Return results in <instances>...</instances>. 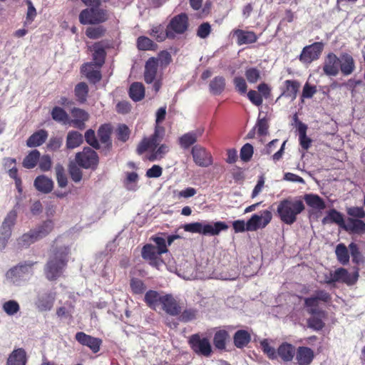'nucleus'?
Returning a JSON list of instances; mask_svg holds the SVG:
<instances>
[{"instance_id":"43","label":"nucleus","mask_w":365,"mask_h":365,"mask_svg":"<svg viewBox=\"0 0 365 365\" xmlns=\"http://www.w3.org/2000/svg\"><path fill=\"white\" fill-rule=\"evenodd\" d=\"M83 142L82 134L76 130L69 131L66 137V148L73 149L80 146Z\"/></svg>"},{"instance_id":"62","label":"nucleus","mask_w":365,"mask_h":365,"mask_svg":"<svg viewBox=\"0 0 365 365\" xmlns=\"http://www.w3.org/2000/svg\"><path fill=\"white\" fill-rule=\"evenodd\" d=\"M130 133V129L125 124L120 125L116 130L118 140L123 143L126 142L129 139Z\"/></svg>"},{"instance_id":"6","label":"nucleus","mask_w":365,"mask_h":365,"mask_svg":"<svg viewBox=\"0 0 365 365\" xmlns=\"http://www.w3.org/2000/svg\"><path fill=\"white\" fill-rule=\"evenodd\" d=\"M191 349L198 356L210 357L212 354V348L207 337L200 334H192L188 339Z\"/></svg>"},{"instance_id":"49","label":"nucleus","mask_w":365,"mask_h":365,"mask_svg":"<svg viewBox=\"0 0 365 365\" xmlns=\"http://www.w3.org/2000/svg\"><path fill=\"white\" fill-rule=\"evenodd\" d=\"M36 241H38V239L33 229L24 234L17 240L18 245L21 247H28Z\"/></svg>"},{"instance_id":"9","label":"nucleus","mask_w":365,"mask_h":365,"mask_svg":"<svg viewBox=\"0 0 365 365\" xmlns=\"http://www.w3.org/2000/svg\"><path fill=\"white\" fill-rule=\"evenodd\" d=\"M36 262L24 261L11 267L6 272V277L17 282L22 279L26 275H33V267Z\"/></svg>"},{"instance_id":"36","label":"nucleus","mask_w":365,"mask_h":365,"mask_svg":"<svg viewBox=\"0 0 365 365\" xmlns=\"http://www.w3.org/2000/svg\"><path fill=\"white\" fill-rule=\"evenodd\" d=\"M251 341L250 334L245 330H237L233 336L234 345L238 349H243L247 346Z\"/></svg>"},{"instance_id":"31","label":"nucleus","mask_w":365,"mask_h":365,"mask_svg":"<svg viewBox=\"0 0 365 365\" xmlns=\"http://www.w3.org/2000/svg\"><path fill=\"white\" fill-rule=\"evenodd\" d=\"M323 225L335 223L341 228H344L345 221L343 215L335 209H331L327 212V215L322 220Z\"/></svg>"},{"instance_id":"39","label":"nucleus","mask_w":365,"mask_h":365,"mask_svg":"<svg viewBox=\"0 0 365 365\" xmlns=\"http://www.w3.org/2000/svg\"><path fill=\"white\" fill-rule=\"evenodd\" d=\"M53 221L51 220H47L33 230L38 240H40L48 235L53 231Z\"/></svg>"},{"instance_id":"17","label":"nucleus","mask_w":365,"mask_h":365,"mask_svg":"<svg viewBox=\"0 0 365 365\" xmlns=\"http://www.w3.org/2000/svg\"><path fill=\"white\" fill-rule=\"evenodd\" d=\"M71 115L72 118H69V125L78 130H84L90 118L89 113L82 108H73L71 110Z\"/></svg>"},{"instance_id":"55","label":"nucleus","mask_w":365,"mask_h":365,"mask_svg":"<svg viewBox=\"0 0 365 365\" xmlns=\"http://www.w3.org/2000/svg\"><path fill=\"white\" fill-rule=\"evenodd\" d=\"M304 307L308 308L307 312L312 315L318 314L320 311L318 309L319 301L315 296L304 298Z\"/></svg>"},{"instance_id":"37","label":"nucleus","mask_w":365,"mask_h":365,"mask_svg":"<svg viewBox=\"0 0 365 365\" xmlns=\"http://www.w3.org/2000/svg\"><path fill=\"white\" fill-rule=\"evenodd\" d=\"M226 86V81L223 76H217L213 78L209 83V90L211 94L219 96L223 93Z\"/></svg>"},{"instance_id":"48","label":"nucleus","mask_w":365,"mask_h":365,"mask_svg":"<svg viewBox=\"0 0 365 365\" xmlns=\"http://www.w3.org/2000/svg\"><path fill=\"white\" fill-rule=\"evenodd\" d=\"M137 48L140 51H154L158 45L147 36H141L137 38Z\"/></svg>"},{"instance_id":"19","label":"nucleus","mask_w":365,"mask_h":365,"mask_svg":"<svg viewBox=\"0 0 365 365\" xmlns=\"http://www.w3.org/2000/svg\"><path fill=\"white\" fill-rule=\"evenodd\" d=\"M297 348L292 344L284 341L277 348V360L279 359L283 363L292 362L295 357Z\"/></svg>"},{"instance_id":"13","label":"nucleus","mask_w":365,"mask_h":365,"mask_svg":"<svg viewBox=\"0 0 365 365\" xmlns=\"http://www.w3.org/2000/svg\"><path fill=\"white\" fill-rule=\"evenodd\" d=\"M189 27L188 16L185 13L173 16L168 24L169 31L176 36L177 34H185Z\"/></svg>"},{"instance_id":"14","label":"nucleus","mask_w":365,"mask_h":365,"mask_svg":"<svg viewBox=\"0 0 365 365\" xmlns=\"http://www.w3.org/2000/svg\"><path fill=\"white\" fill-rule=\"evenodd\" d=\"M191 154L193 161L199 167L207 168L213 163L211 153L201 145L193 146Z\"/></svg>"},{"instance_id":"20","label":"nucleus","mask_w":365,"mask_h":365,"mask_svg":"<svg viewBox=\"0 0 365 365\" xmlns=\"http://www.w3.org/2000/svg\"><path fill=\"white\" fill-rule=\"evenodd\" d=\"M295 364L297 365H310L315 356L314 351L310 347L300 346L297 348Z\"/></svg>"},{"instance_id":"60","label":"nucleus","mask_w":365,"mask_h":365,"mask_svg":"<svg viewBox=\"0 0 365 365\" xmlns=\"http://www.w3.org/2000/svg\"><path fill=\"white\" fill-rule=\"evenodd\" d=\"M3 310L10 316L14 315L20 310L19 303L15 300H9L3 304Z\"/></svg>"},{"instance_id":"38","label":"nucleus","mask_w":365,"mask_h":365,"mask_svg":"<svg viewBox=\"0 0 365 365\" xmlns=\"http://www.w3.org/2000/svg\"><path fill=\"white\" fill-rule=\"evenodd\" d=\"M230 339V334L225 329L217 331L213 337V344L217 349L225 350L227 342Z\"/></svg>"},{"instance_id":"41","label":"nucleus","mask_w":365,"mask_h":365,"mask_svg":"<svg viewBox=\"0 0 365 365\" xmlns=\"http://www.w3.org/2000/svg\"><path fill=\"white\" fill-rule=\"evenodd\" d=\"M297 130L299 132V144L304 150H307L312 145V139L307 135V125L299 121Z\"/></svg>"},{"instance_id":"61","label":"nucleus","mask_w":365,"mask_h":365,"mask_svg":"<svg viewBox=\"0 0 365 365\" xmlns=\"http://www.w3.org/2000/svg\"><path fill=\"white\" fill-rule=\"evenodd\" d=\"M254 153L253 146L250 143L245 144L241 150L240 156L242 161L248 162L251 160Z\"/></svg>"},{"instance_id":"4","label":"nucleus","mask_w":365,"mask_h":365,"mask_svg":"<svg viewBox=\"0 0 365 365\" xmlns=\"http://www.w3.org/2000/svg\"><path fill=\"white\" fill-rule=\"evenodd\" d=\"M183 229L185 231L191 233L215 236L218 235L223 230H227L228 229V225L225 222L222 221L215 222L213 225H203L202 222H196L185 224L183 226Z\"/></svg>"},{"instance_id":"57","label":"nucleus","mask_w":365,"mask_h":365,"mask_svg":"<svg viewBox=\"0 0 365 365\" xmlns=\"http://www.w3.org/2000/svg\"><path fill=\"white\" fill-rule=\"evenodd\" d=\"M349 248L354 263L356 264H360L364 262V258L362 256L361 253L360 252L358 245L356 243H350L349 245Z\"/></svg>"},{"instance_id":"15","label":"nucleus","mask_w":365,"mask_h":365,"mask_svg":"<svg viewBox=\"0 0 365 365\" xmlns=\"http://www.w3.org/2000/svg\"><path fill=\"white\" fill-rule=\"evenodd\" d=\"M339 57L334 53L329 52L324 57L322 70L327 76H336L339 73Z\"/></svg>"},{"instance_id":"3","label":"nucleus","mask_w":365,"mask_h":365,"mask_svg":"<svg viewBox=\"0 0 365 365\" xmlns=\"http://www.w3.org/2000/svg\"><path fill=\"white\" fill-rule=\"evenodd\" d=\"M304 209V205L301 200L287 198L279 202L277 212L282 222L291 225L297 221V215Z\"/></svg>"},{"instance_id":"44","label":"nucleus","mask_w":365,"mask_h":365,"mask_svg":"<svg viewBox=\"0 0 365 365\" xmlns=\"http://www.w3.org/2000/svg\"><path fill=\"white\" fill-rule=\"evenodd\" d=\"M51 115L53 120L62 125H69V115L63 108L55 106L53 108Z\"/></svg>"},{"instance_id":"46","label":"nucleus","mask_w":365,"mask_h":365,"mask_svg":"<svg viewBox=\"0 0 365 365\" xmlns=\"http://www.w3.org/2000/svg\"><path fill=\"white\" fill-rule=\"evenodd\" d=\"M88 91V86L85 82L76 84L74 88V93L77 101L81 103H85L87 100Z\"/></svg>"},{"instance_id":"23","label":"nucleus","mask_w":365,"mask_h":365,"mask_svg":"<svg viewBox=\"0 0 365 365\" xmlns=\"http://www.w3.org/2000/svg\"><path fill=\"white\" fill-rule=\"evenodd\" d=\"M332 274L333 279L329 280V282H342L348 285L355 284L359 277L358 272H356L353 276H351L347 269L342 267L336 269Z\"/></svg>"},{"instance_id":"54","label":"nucleus","mask_w":365,"mask_h":365,"mask_svg":"<svg viewBox=\"0 0 365 365\" xmlns=\"http://www.w3.org/2000/svg\"><path fill=\"white\" fill-rule=\"evenodd\" d=\"M86 142L93 148L100 150L101 153V145L100 144L95 131L93 129H88L84 135Z\"/></svg>"},{"instance_id":"26","label":"nucleus","mask_w":365,"mask_h":365,"mask_svg":"<svg viewBox=\"0 0 365 365\" xmlns=\"http://www.w3.org/2000/svg\"><path fill=\"white\" fill-rule=\"evenodd\" d=\"M233 35L237 37V43L239 46L250 44L257 42L258 36L252 31H245L242 29H234Z\"/></svg>"},{"instance_id":"35","label":"nucleus","mask_w":365,"mask_h":365,"mask_svg":"<svg viewBox=\"0 0 365 365\" xmlns=\"http://www.w3.org/2000/svg\"><path fill=\"white\" fill-rule=\"evenodd\" d=\"M55 298L51 293H45L38 297L36 306L40 312H46L51 309Z\"/></svg>"},{"instance_id":"11","label":"nucleus","mask_w":365,"mask_h":365,"mask_svg":"<svg viewBox=\"0 0 365 365\" xmlns=\"http://www.w3.org/2000/svg\"><path fill=\"white\" fill-rule=\"evenodd\" d=\"M111 133L112 126L108 123L101 125L97 130L98 141L101 144V154L103 155H108L112 150Z\"/></svg>"},{"instance_id":"50","label":"nucleus","mask_w":365,"mask_h":365,"mask_svg":"<svg viewBox=\"0 0 365 365\" xmlns=\"http://www.w3.org/2000/svg\"><path fill=\"white\" fill-rule=\"evenodd\" d=\"M106 29L102 25L90 26L86 29V35L88 38L98 39L105 36Z\"/></svg>"},{"instance_id":"56","label":"nucleus","mask_w":365,"mask_h":365,"mask_svg":"<svg viewBox=\"0 0 365 365\" xmlns=\"http://www.w3.org/2000/svg\"><path fill=\"white\" fill-rule=\"evenodd\" d=\"M260 346L263 353L270 360H277V349L276 350L272 346L267 339H264L260 341Z\"/></svg>"},{"instance_id":"8","label":"nucleus","mask_w":365,"mask_h":365,"mask_svg":"<svg viewBox=\"0 0 365 365\" xmlns=\"http://www.w3.org/2000/svg\"><path fill=\"white\" fill-rule=\"evenodd\" d=\"M17 218V212L11 210L6 215L0 227V249H4L11 236L12 227L14 226Z\"/></svg>"},{"instance_id":"12","label":"nucleus","mask_w":365,"mask_h":365,"mask_svg":"<svg viewBox=\"0 0 365 365\" xmlns=\"http://www.w3.org/2000/svg\"><path fill=\"white\" fill-rule=\"evenodd\" d=\"M261 215L254 214L246 222L247 231H257L264 228L272 220L271 211L265 210L260 212Z\"/></svg>"},{"instance_id":"45","label":"nucleus","mask_w":365,"mask_h":365,"mask_svg":"<svg viewBox=\"0 0 365 365\" xmlns=\"http://www.w3.org/2000/svg\"><path fill=\"white\" fill-rule=\"evenodd\" d=\"M40 160V152L38 150H33L25 156L22 165L26 169H32L36 166Z\"/></svg>"},{"instance_id":"33","label":"nucleus","mask_w":365,"mask_h":365,"mask_svg":"<svg viewBox=\"0 0 365 365\" xmlns=\"http://www.w3.org/2000/svg\"><path fill=\"white\" fill-rule=\"evenodd\" d=\"M34 185L37 190L46 194L51 192L53 187L52 180L43 175L36 177Z\"/></svg>"},{"instance_id":"30","label":"nucleus","mask_w":365,"mask_h":365,"mask_svg":"<svg viewBox=\"0 0 365 365\" xmlns=\"http://www.w3.org/2000/svg\"><path fill=\"white\" fill-rule=\"evenodd\" d=\"M284 88L283 90L282 93L279 97V98L284 96L286 98H290L292 101L296 99L297 93L300 88V83L299 81L296 80H286L284 82Z\"/></svg>"},{"instance_id":"42","label":"nucleus","mask_w":365,"mask_h":365,"mask_svg":"<svg viewBox=\"0 0 365 365\" xmlns=\"http://www.w3.org/2000/svg\"><path fill=\"white\" fill-rule=\"evenodd\" d=\"M304 198L307 205L313 209L322 210L326 208L324 200L318 195L307 194Z\"/></svg>"},{"instance_id":"5","label":"nucleus","mask_w":365,"mask_h":365,"mask_svg":"<svg viewBox=\"0 0 365 365\" xmlns=\"http://www.w3.org/2000/svg\"><path fill=\"white\" fill-rule=\"evenodd\" d=\"M108 19V11L100 6L83 9L79 14V21L83 25H96L106 22Z\"/></svg>"},{"instance_id":"27","label":"nucleus","mask_w":365,"mask_h":365,"mask_svg":"<svg viewBox=\"0 0 365 365\" xmlns=\"http://www.w3.org/2000/svg\"><path fill=\"white\" fill-rule=\"evenodd\" d=\"M158 59L151 57L148 59L145 65L144 80L146 83H152L156 78L158 72Z\"/></svg>"},{"instance_id":"7","label":"nucleus","mask_w":365,"mask_h":365,"mask_svg":"<svg viewBox=\"0 0 365 365\" xmlns=\"http://www.w3.org/2000/svg\"><path fill=\"white\" fill-rule=\"evenodd\" d=\"M77 165L84 169L96 170L99 163L98 153L90 147H85L81 152L76 154Z\"/></svg>"},{"instance_id":"58","label":"nucleus","mask_w":365,"mask_h":365,"mask_svg":"<svg viewBox=\"0 0 365 365\" xmlns=\"http://www.w3.org/2000/svg\"><path fill=\"white\" fill-rule=\"evenodd\" d=\"M245 76L250 83H255L261 78L260 71L255 67H250L245 70Z\"/></svg>"},{"instance_id":"51","label":"nucleus","mask_w":365,"mask_h":365,"mask_svg":"<svg viewBox=\"0 0 365 365\" xmlns=\"http://www.w3.org/2000/svg\"><path fill=\"white\" fill-rule=\"evenodd\" d=\"M197 135L196 132L192 131L185 133L179 138L180 146L185 149L188 148L197 142Z\"/></svg>"},{"instance_id":"18","label":"nucleus","mask_w":365,"mask_h":365,"mask_svg":"<svg viewBox=\"0 0 365 365\" xmlns=\"http://www.w3.org/2000/svg\"><path fill=\"white\" fill-rule=\"evenodd\" d=\"M163 309L170 316H178L181 313L182 307L179 302L171 294L161 297Z\"/></svg>"},{"instance_id":"52","label":"nucleus","mask_w":365,"mask_h":365,"mask_svg":"<svg viewBox=\"0 0 365 365\" xmlns=\"http://www.w3.org/2000/svg\"><path fill=\"white\" fill-rule=\"evenodd\" d=\"M338 261L342 264H346L349 262V254L347 247L343 243L339 244L335 250Z\"/></svg>"},{"instance_id":"21","label":"nucleus","mask_w":365,"mask_h":365,"mask_svg":"<svg viewBox=\"0 0 365 365\" xmlns=\"http://www.w3.org/2000/svg\"><path fill=\"white\" fill-rule=\"evenodd\" d=\"M141 256L143 259L148 261L151 266L155 267L159 266L161 255L158 254L156 247L153 245H145L141 250Z\"/></svg>"},{"instance_id":"40","label":"nucleus","mask_w":365,"mask_h":365,"mask_svg":"<svg viewBox=\"0 0 365 365\" xmlns=\"http://www.w3.org/2000/svg\"><path fill=\"white\" fill-rule=\"evenodd\" d=\"M128 93L133 101H140L145 97V87L142 83L134 82L130 85Z\"/></svg>"},{"instance_id":"64","label":"nucleus","mask_w":365,"mask_h":365,"mask_svg":"<svg viewBox=\"0 0 365 365\" xmlns=\"http://www.w3.org/2000/svg\"><path fill=\"white\" fill-rule=\"evenodd\" d=\"M346 213L350 217L362 219L365 217V211L362 207H349L346 208Z\"/></svg>"},{"instance_id":"47","label":"nucleus","mask_w":365,"mask_h":365,"mask_svg":"<svg viewBox=\"0 0 365 365\" xmlns=\"http://www.w3.org/2000/svg\"><path fill=\"white\" fill-rule=\"evenodd\" d=\"M161 297L158 292L149 290L145 294L144 301L150 308L155 309L158 303L161 304Z\"/></svg>"},{"instance_id":"25","label":"nucleus","mask_w":365,"mask_h":365,"mask_svg":"<svg viewBox=\"0 0 365 365\" xmlns=\"http://www.w3.org/2000/svg\"><path fill=\"white\" fill-rule=\"evenodd\" d=\"M28 356L23 348L14 349L9 355L5 365H26Z\"/></svg>"},{"instance_id":"1","label":"nucleus","mask_w":365,"mask_h":365,"mask_svg":"<svg viewBox=\"0 0 365 365\" xmlns=\"http://www.w3.org/2000/svg\"><path fill=\"white\" fill-rule=\"evenodd\" d=\"M166 115V107H160L156 112L154 133L149 137H144L138 144L136 153L142 155L148 152L146 158L151 162L163 159L169 152L170 148L165 143H161L165 135V129L160 125Z\"/></svg>"},{"instance_id":"34","label":"nucleus","mask_w":365,"mask_h":365,"mask_svg":"<svg viewBox=\"0 0 365 365\" xmlns=\"http://www.w3.org/2000/svg\"><path fill=\"white\" fill-rule=\"evenodd\" d=\"M48 132L41 129L34 132L26 140V145L29 148H35L41 145L48 138Z\"/></svg>"},{"instance_id":"29","label":"nucleus","mask_w":365,"mask_h":365,"mask_svg":"<svg viewBox=\"0 0 365 365\" xmlns=\"http://www.w3.org/2000/svg\"><path fill=\"white\" fill-rule=\"evenodd\" d=\"M343 230L354 234L365 233V222L361 219L348 217Z\"/></svg>"},{"instance_id":"16","label":"nucleus","mask_w":365,"mask_h":365,"mask_svg":"<svg viewBox=\"0 0 365 365\" xmlns=\"http://www.w3.org/2000/svg\"><path fill=\"white\" fill-rule=\"evenodd\" d=\"M75 339L81 345L88 346L94 354L100 351L103 343L101 339L86 334L83 331L77 332Z\"/></svg>"},{"instance_id":"53","label":"nucleus","mask_w":365,"mask_h":365,"mask_svg":"<svg viewBox=\"0 0 365 365\" xmlns=\"http://www.w3.org/2000/svg\"><path fill=\"white\" fill-rule=\"evenodd\" d=\"M56 180L58 186L61 188L68 185V178L63 166L58 163L55 167Z\"/></svg>"},{"instance_id":"32","label":"nucleus","mask_w":365,"mask_h":365,"mask_svg":"<svg viewBox=\"0 0 365 365\" xmlns=\"http://www.w3.org/2000/svg\"><path fill=\"white\" fill-rule=\"evenodd\" d=\"M93 63H86L82 65L81 72L89 80L90 82L96 83L101 81L102 78L99 70L93 69Z\"/></svg>"},{"instance_id":"10","label":"nucleus","mask_w":365,"mask_h":365,"mask_svg":"<svg viewBox=\"0 0 365 365\" xmlns=\"http://www.w3.org/2000/svg\"><path fill=\"white\" fill-rule=\"evenodd\" d=\"M324 47V44L321 41L304 46L299 56V60L304 63H311L319 58Z\"/></svg>"},{"instance_id":"2","label":"nucleus","mask_w":365,"mask_h":365,"mask_svg":"<svg viewBox=\"0 0 365 365\" xmlns=\"http://www.w3.org/2000/svg\"><path fill=\"white\" fill-rule=\"evenodd\" d=\"M70 253L69 246L60 243L59 238L53 241L51 255L44 267V273L48 280L53 281L61 276L67 266Z\"/></svg>"},{"instance_id":"28","label":"nucleus","mask_w":365,"mask_h":365,"mask_svg":"<svg viewBox=\"0 0 365 365\" xmlns=\"http://www.w3.org/2000/svg\"><path fill=\"white\" fill-rule=\"evenodd\" d=\"M93 65L101 68L105 63L106 51L101 42H96L93 45Z\"/></svg>"},{"instance_id":"24","label":"nucleus","mask_w":365,"mask_h":365,"mask_svg":"<svg viewBox=\"0 0 365 365\" xmlns=\"http://www.w3.org/2000/svg\"><path fill=\"white\" fill-rule=\"evenodd\" d=\"M149 34L158 42H163L166 38L174 39L175 38V36L169 31L168 26L165 27L163 24L153 26Z\"/></svg>"},{"instance_id":"22","label":"nucleus","mask_w":365,"mask_h":365,"mask_svg":"<svg viewBox=\"0 0 365 365\" xmlns=\"http://www.w3.org/2000/svg\"><path fill=\"white\" fill-rule=\"evenodd\" d=\"M339 71L343 76H347L354 73L356 63L353 56L348 53H341L339 56Z\"/></svg>"},{"instance_id":"63","label":"nucleus","mask_w":365,"mask_h":365,"mask_svg":"<svg viewBox=\"0 0 365 365\" xmlns=\"http://www.w3.org/2000/svg\"><path fill=\"white\" fill-rule=\"evenodd\" d=\"M68 172L74 182H79L82 180V171L76 164L71 163L69 165Z\"/></svg>"},{"instance_id":"59","label":"nucleus","mask_w":365,"mask_h":365,"mask_svg":"<svg viewBox=\"0 0 365 365\" xmlns=\"http://www.w3.org/2000/svg\"><path fill=\"white\" fill-rule=\"evenodd\" d=\"M130 286L133 293L135 294H141L146 289L144 282L141 279L135 277L130 279Z\"/></svg>"}]
</instances>
